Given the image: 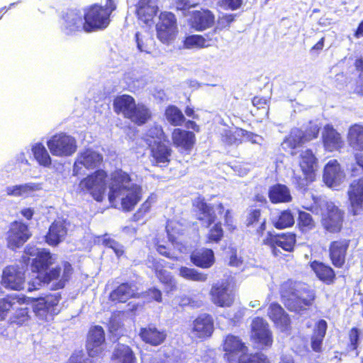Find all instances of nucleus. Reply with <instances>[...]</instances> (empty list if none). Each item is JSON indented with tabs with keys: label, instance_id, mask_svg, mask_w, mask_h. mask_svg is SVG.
<instances>
[{
	"label": "nucleus",
	"instance_id": "4468645a",
	"mask_svg": "<svg viewBox=\"0 0 363 363\" xmlns=\"http://www.w3.org/2000/svg\"><path fill=\"white\" fill-rule=\"evenodd\" d=\"M105 344V332L100 325H94L89 328L85 344L87 354L89 357L100 356L104 350Z\"/></svg>",
	"mask_w": 363,
	"mask_h": 363
},
{
	"label": "nucleus",
	"instance_id": "13d9d810",
	"mask_svg": "<svg viewBox=\"0 0 363 363\" xmlns=\"http://www.w3.org/2000/svg\"><path fill=\"white\" fill-rule=\"evenodd\" d=\"M267 220L266 218H263V221L257 222L252 225H245L248 228H251V235L255 240L259 241L263 238L264 233L267 230Z\"/></svg>",
	"mask_w": 363,
	"mask_h": 363
},
{
	"label": "nucleus",
	"instance_id": "8fccbe9b",
	"mask_svg": "<svg viewBox=\"0 0 363 363\" xmlns=\"http://www.w3.org/2000/svg\"><path fill=\"white\" fill-rule=\"evenodd\" d=\"M39 187L35 183H26L23 184L15 185L6 188V193L9 196H23L28 195L30 192L38 190Z\"/></svg>",
	"mask_w": 363,
	"mask_h": 363
},
{
	"label": "nucleus",
	"instance_id": "de8ad7c7",
	"mask_svg": "<svg viewBox=\"0 0 363 363\" xmlns=\"http://www.w3.org/2000/svg\"><path fill=\"white\" fill-rule=\"evenodd\" d=\"M316 223L313 216L303 211H299L297 218V227L302 233H307L313 230Z\"/></svg>",
	"mask_w": 363,
	"mask_h": 363
},
{
	"label": "nucleus",
	"instance_id": "a19ab883",
	"mask_svg": "<svg viewBox=\"0 0 363 363\" xmlns=\"http://www.w3.org/2000/svg\"><path fill=\"white\" fill-rule=\"evenodd\" d=\"M341 174V167L338 161L336 159L331 160L325 164L323 168V182L331 187L337 183Z\"/></svg>",
	"mask_w": 363,
	"mask_h": 363
},
{
	"label": "nucleus",
	"instance_id": "79ce46f5",
	"mask_svg": "<svg viewBox=\"0 0 363 363\" xmlns=\"http://www.w3.org/2000/svg\"><path fill=\"white\" fill-rule=\"evenodd\" d=\"M111 359L116 363H138L134 351L130 346L125 344L116 345Z\"/></svg>",
	"mask_w": 363,
	"mask_h": 363
},
{
	"label": "nucleus",
	"instance_id": "5fc2aeb1",
	"mask_svg": "<svg viewBox=\"0 0 363 363\" xmlns=\"http://www.w3.org/2000/svg\"><path fill=\"white\" fill-rule=\"evenodd\" d=\"M179 271V275L187 280L203 282L208 279L207 274L199 272L194 268L181 267Z\"/></svg>",
	"mask_w": 363,
	"mask_h": 363
},
{
	"label": "nucleus",
	"instance_id": "9b49d317",
	"mask_svg": "<svg viewBox=\"0 0 363 363\" xmlns=\"http://www.w3.org/2000/svg\"><path fill=\"white\" fill-rule=\"evenodd\" d=\"M156 32L157 37L161 43L167 45L171 43L178 33L174 14L168 11L161 12L156 25Z\"/></svg>",
	"mask_w": 363,
	"mask_h": 363
},
{
	"label": "nucleus",
	"instance_id": "4d7b16f0",
	"mask_svg": "<svg viewBox=\"0 0 363 363\" xmlns=\"http://www.w3.org/2000/svg\"><path fill=\"white\" fill-rule=\"evenodd\" d=\"M359 335L360 331L356 327L352 328L348 333L350 342L347 345V352L355 351L356 357H357L359 354V352L357 350L359 346Z\"/></svg>",
	"mask_w": 363,
	"mask_h": 363
},
{
	"label": "nucleus",
	"instance_id": "f8f14e48",
	"mask_svg": "<svg viewBox=\"0 0 363 363\" xmlns=\"http://www.w3.org/2000/svg\"><path fill=\"white\" fill-rule=\"evenodd\" d=\"M350 243V239L342 238L333 240L329 243L328 256L334 267L340 269L345 265Z\"/></svg>",
	"mask_w": 363,
	"mask_h": 363
},
{
	"label": "nucleus",
	"instance_id": "c9c22d12",
	"mask_svg": "<svg viewBox=\"0 0 363 363\" xmlns=\"http://www.w3.org/2000/svg\"><path fill=\"white\" fill-rule=\"evenodd\" d=\"M306 143L303 136V130L300 128H294L284 137L281 145L286 150H289L291 156L297 155L296 149Z\"/></svg>",
	"mask_w": 363,
	"mask_h": 363
},
{
	"label": "nucleus",
	"instance_id": "f03ea898",
	"mask_svg": "<svg viewBox=\"0 0 363 363\" xmlns=\"http://www.w3.org/2000/svg\"><path fill=\"white\" fill-rule=\"evenodd\" d=\"M279 295L288 311L299 314L308 310L316 299L315 291L311 286L291 279L280 285Z\"/></svg>",
	"mask_w": 363,
	"mask_h": 363
},
{
	"label": "nucleus",
	"instance_id": "9d476101",
	"mask_svg": "<svg viewBox=\"0 0 363 363\" xmlns=\"http://www.w3.org/2000/svg\"><path fill=\"white\" fill-rule=\"evenodd\" d=\"M46 144L50 153L57 157L72 156L77 150V140L65 133L53 135Z\"/></svg>",
	"mask_w": 363,
	"mask_h": 363
},
{
	"label": "nucleus",
	"instance_id": "c756f323",
	"mask_svg": "<svg viewBox=\"0 0 363 363\" xmlns=\"http://www.w3.org/2000/svg\"><path fill=\"white\" fill-rule=\"evenodd\" d=\"M267 315L274 325L282 330H286L291 326V319L289 314L277 302H273L269 305Z\"/></svg>",
	"mask_w": 363,
	"mask_h": 363
},
{
	"label": "nucleus",
	"instance_id": "37998d69",
	"mask_svg": "<svg viewBox=\"0 0 363 363\" xmlns=\"http://www.w3.org/2000/svg\"><path fill=\"white\" fill-rule=\"evenodd\" d=\"M328 328L327 322L323 320H319L315 324L311 336V346L315 352H320L322 350V344Z\"/></svg>",
	"mask_w": 363,
	"mask_h": 363
},
{
	"label": "nucleus",
	"instance_id": "052dcab7",
	"mask_svg": "<svg viewBox=\"0 0 363 363\" xmlns=\"http://www.w3.org/2000/svg\"><path fill=\"white\" fill-rule=\"evenodd\" d=\"M270 97L255 96L252 99V104L257 111H262L264 116H268Z\"/></svg>",
	"mask_w": 363,
	"mask_h": 363
},
{
	"label": "nucleus",
	"instance_id": "f3484780",
	"mask_svg": "<svg viewBox=\"0 0 363 363\" xmlns=\"http://www.w3.org/2000/svg\"><path fill=\"white\" fill-rule=\"evenodd\" d=\"M209 295L211 302L220 308L230 307L235 301V294L226 282L214 284Z\"/></svg>",
	"mask_w": 363,
	"mask_h": 363
},
{
	"label": "nucleus",
	"instance_id": "6e6d98bb",
	"mask_svg": "<svg viewBox=\"0 0 363 363\" xmlns=\"http://www.w3.org/2000/svg\"><path fill=\"white\" fill-rule=\"evenodd\" d=\"M183 46L186 49H202L206 48L205 40L201 35L194 34L186 36L183 40Z\"/></svg>",
	"mask_w": 363,
	"mask_h": 363
},
{
	"label": "nucleus",
	"instance_id": "bf43d9fd",
	"mask_svg": "<svg viewBox=\"0 0 363 363\" xmlns=\"http://www.w3.org/2000/svg\"><path fill=\"white\" fill-rule=\"evenodd\" d=\"M267 220L266 218H263V221L257 222L252 225H245L248 228H251V235L255 240L259 241L263 238L264 233L267 230Z\"/></svg>",
	"mask_w": 363,
	"mask_h": 363
},
{
	"label": "nucleus",
	"instance_id": "864d4df0",
	"mask_svg": "<svg viewBox=\"0 0 363 363\" xmlns=\"http://www.w3.org/2000/svg\"><path fill=\"white\" fill-rule=\"evenodd\" d=\"M213 224L206 236V242L218 244L224 238V230L220 222H214Z\"/></svg>",
	"mask_w": 363,
	"mask_h": 363
},
{
	"label": "nucleus",
	"instance_id": "dca6fc26",
	"mask_svg": "<svg viewBox=\"0 0 363 363\" xmlns=\"http://www.w3.org/2000/svg\"><path fill=\"white\" fill-rule=\"evenodd\" d=\"M103 161V156L100 153L91 149H85L78 154L73 165L72 174L74 176L81 174L80 165L87 169H94L100 167Z\"/></svg>",
	"mask_w": 363,
	"mask_h": 363
},
{
	"label": "nucleus",
	"instance_id": "ea45409f",
	"mask_svg": "<svg viewBox=\"0 0 363 363\" xmlns=\"http://www.w3.org/2000/svg\"><path fill=\"white\" fill-rule=\"evenodd\" d=\"M150 151V156L153 158L152 162L156 164H165L167 165L171 160L172 150L170 146L164 142L148 147Z\"/></svg>",
	"mask_w": 363,
	"mask_h": 363
},
{
	"label": "nucleus",
	"instance_id": "49530a36",
	"mask_svg": "<svg viewBox=\"0 0 363 363\" xmlns=\"http://www.w3.org/2000/svg\"><path fill=\"white\" fill-rule=\"evenodd\" d=\"M164 116L167 121L174 126H180L186 121L182 111L175 105H169L166 107Z\"/></svg>",
	"mask_w": 363,
	"mask_h": 363
},
{
	"label": "nucleus",
	"instance_id": "1a4fd4ad",
	"mask_svg": "<svg viewBox=\"0 0 363 363\" xmlns=\"http://www.w3.org/2000/svg\"><path fill=\"white\" fill-rule=\"evenodd\" d=\"M250 340L262 350L270 348L274 342L273 333L267 321L262 317H255L250 324Z\"/></svg>",
	"mask_w": 363,
	"mask_h": 363
},
{
	"label": "nucleus",
	"instance_id": "473e14b6",
	"mask_svg": "<svg viewBox=\"0 0 363 363\" xmlns=\"http://www.w3.org/2000/svg\"><path fill=\"white\" fill-rule=\"evenodd\" d=\"M190 261L197 267L211 268L216 262L215 255L210 248H199L193 250L190 255Z\"/></svg>",
	"mask_w": 363,
	"mask_h": 363
},
{
	"label": "nucleus",
	"instance_id": "cd10ccee",
	"mask_svg": "<svg viewBox=\"0 0 363 363\" xmlns=\"http://www.w3.org/2000/svg\"><path fill=\"white\" fill-rule=\"evenodd\" d=\"M172 140L175 147L189 152L195 144L196 136L191 131L174 128L172 133Z\"/></svg>",
	"mask_w": 363,
	"mask_h": 363
},
{
	"label": "nucleus",
	"instance_id": "e2e57ef3",
	"mask_svg": "<svg viewBox=\"0 0 363 363\" xmlns=\"http://www.w3.org/2000/svg\"><path fill=\"white\" fill-rule=\"evenodd\" d=\"M236 16L237 14L235 13H225L219 16L216 28L220 30L228 28L231 23L235 21Z\"/></svg>",
	"mask_w": 363,
	"mask_h": 363
},
{
	"label": "nucleus",
	"instance_id": "5701e85b",
	"mask_svg": "<svg viewBox=\"0 0 363 363\" xmlns=\"http://www.w3.org/2000/svg\"><path fill=\"white\" fill-rule=\"evenodd\" d=\"M149 267L154 272L159 281L164 286V292L169 294L177 289V281L173 275L164 269V262L162 259H152Z\"/></svg>",
	"mask_w": 363,
	"mask_h": 363
},
{
	"label": "nucleus",
	"instance_id": "393cba45",
	"mask_svg": "<svg viewBox=\"0 0 363 363\" xmlns=\"http://www.w3.org/2000/svg\"><path fill=\"white\" fill-rule=\"evenodd\" d=\"M192 206L196 213V219L201 223H206V227H209L216 222L217 216L214 208L206 203L203 197H197L193 201Z\"/></svg>",
	"mask_w": 363,
	"mask_h": 363
},
{
	"label": "nucleus",
	"instance_id": "7c9ffc66",
	"mask_svg": "<svg viewBox=\"0 0 363 363\" xmlns=\"http://www.w3.org/2000/svg\"><path fill=\"white\" fill-rule=\"evenodd\" d=\"M64 30L67 35H73L77 33L84 31L87 33L86 28V21L82 19V16L74 11H70L63 16Z\"/></svg>",
	"mask_w": 363,
	"mask_h": 363
},
{
	"label": "nucleus",
	"instance_id": "6e6552de",
	"mask_svg": "<svg viewBox=\"0 0 363 363\" xmlns=\"http://www.w3.org/2000/svg\"><path fill=\"white\" fill-rule=\"evenodd\" d=\"M296 234L294 232L272 233L269 231L262 240V245L268 246L273 256L277 257L281 252L278 247L287 252H293L296 245Z\"/></svg>",
	"mask_w": 363,
	"mask_h": 363
},
{
	"label": "nucleus",
	"instance_id": "338daca9",
	"mask_svg": "<svg viewBox=\"0 0 363 363\" xmlns=\"http://www.w3.org/2000/svg\"><path fill=\"white\" fill-rule=\"evenodd\" d=\"M29 315H28V308H18L16 311L13 316V323L21 325L25 322L28 320Z\"/></svg>",
	"mask_w": 363,
	"mask_h": 363
},
{
	"label": "nucleus",
	"instance_id": "7ed1b4c3",
	"mask_svg": "<svg viewBox=\"0 0 363 363\" xmlns=\"http://www.w3.org/2000/svg\"><path fill=\"white\" fill-rule=\"evenodd\" d=\"M132 182L129 173L121 169H116L111 173L109 192L110 203H113L123 192L126 194L121 199V205L123 211H132L143 198V188L138 184H128Z\"/></svg>",
	"mask_w": 363,
	"mask_h": 363
},
{
	"label": "nucleus",
	"instance_id": "a18cd8bd",
	"mask_svg": "<svg viewBox=\"0 0 363 363\" xmlns=\"http://www.w3.org/2000/svg\"><path fill=\"white\" fill-rule=\"evenodd\" d=\"M35 160L39 165L49 167L52 164V159L42 143H37L31 148Z\"/></svg>",
	"mask_w": 363,
	"mask_h": 363
},
{
	"label": "nucleus",
	"instance_id": "680f3d73",
	"mask_svg": "<svg viewBox=\"0 0 363 363\" xmlns=\"http://www.w3.org/2000/svg\"><path fill=\"white\" fill-rule=\"evenodd\" d=\"M262 211L257 208H250L247 213L245 225H252L257 222L263 221Z\"/></svg>",
	"mask_w": 363,
	"mask_h": 363
},
{
	"label": "nucleus",
	"instance_id": "a878e982",
	"mask_svg": "<svg viewBox=\"0 0 363 363\" xmlns=\"http://www.w3.org/2000/svg\"><path fill=\"white\" fill-rule=\"evenodd\" d=\"M67 235V222L64 219L55 220L49 226L44 236L45 242L51 247H56Z\"/></svg>",
	"mask_w": 363,
	"mask_h": 363
},
{
	"label": "nucleus",
	"instance_id": "4be33fe9",
	"mask_svg": "<svg viewBox=\"0 0 363 363\" xmlns=\"http://www.w3.org/2000/svg\"><path fill=\"white\" fill-rule=\"evenodd\" d=\"M138 335L144 343L152 347H157L162 345L167 338V330L159 328L155 324L152 323L140 328Z\"/></svg>",
	"mask_w": 363,
	"mask_h": 363
},
{
	"label": "nucleus",
	"instance_id": "4c0bfd02",
	"mask_svg": "<svg viewBox=\"0 0 363 363\" xmlns=\"http://www.w3.org/2000/svg\"><path fill=\"white\" fill-rule=\"evenodd\" d=\"M135 103L133 96L124 94L114 98L113 108L117 115H122L124 118H127Z\"/></svg>",
	"mask_w": 363,
	"mask_h": 363
},
{
	"label": "nucleus",
	"instance_id": "ddd939ff",
	"mask_svg": "<svg viewBox=\"0 0 363 363\" xmlns=\"http://www.w3.org/2000/svg\"><path fill=\"white\" fill-rule=\"evenodd\" d=\"M31 235L32 233L27 224L21 221H13L6 233L7 245L11 249L20 247L30 239Z\"/></svg>",
	"mask_w": 363,
	"mask_h": 363
},
{
	"label": "nucleus",
	"instance_id": "2f4dec72",
	"mask_svg": "<svg viewBox=\"0 0 363 363\" xmlns=\"http://www.w3.org/2000/svg\"><path fill=\"white\" fill-rule=\"evenodd\" d=\"M215 16L208 9L193 11L191 18V26L196 31H203L213 26Z\"/></svg>",
	"mask_w": 363,
	"mask_h": 363
},
{
	"label": "nucleus",
	"instance_id": "0e129e2a",
	"mask_svg": "<svg viewBox=\"0 0 363 363\" xmlns=\"http://www.w3.org/2000/svg\"><path fill=\"white\" fill-rule=\"evenodd\" d=\"M102 244L105 247L112 249L118 257L124 254L123 247L113 239L105 238L102 240Z\"/></svg>",
	"mask_w": 363,
	"mask_h": 363
},
{
	"label": "nucleus",
	"instance_id": "69168bd1",
	"mask_svg": "<svg viewBox=\"0 0 363 363\" xmlns=\"http://www.w3.org/2000/svg\"><path fill=\"white\" fill-rule=\"evenodd\" d=\"M143 296L149 302L155 301L161 303L162 301V291L156 287L147 289L144 292Z\"/></svg>",
	"mask_w": 363,
	"mask_h": 363
},
{
	"label": "nucleus",
	"instance_id": "774afa93",
	"mask_svg": "<svg viewBox=\"0 0 363 363\" xmlns=\"http://www.w3.org/2000/svg\"><path fill=\"white\" fill-rule=\"evenodd\" d=\"M320 128L317 125H311L303 131L306 143L310 142L318 137Z\"/></svg>",
	"mask_w": 363,
	"mask_h": 363
},
{
	"label": "nucleus",
	"instance_id": "f257e3e1",
	"mask_svg": "<svg viewBox=\"0 0 363 363\" xmlns=\"http://www.w3.org/2000/svg\"><path fill=\"white\" fill-rule=\"evenodd\" d=\"M22 259L28 262L32 272L37 274V278L43 284H50L56 281L52 286L55 290L63 289L69 282L74 273L72 265L68 261H62V265H57L50 269L54 263L52 253L46 248H35L34 246L27 245L24 249Z\"/></svg>",
	"mask_w": 363,
	"mask_h": 363
},
{
	"label": "nucleus",
	"instance_id": "e433bc0d",
	"mask_svg": "<svg viewBox=\"0 0 363 363\" xmlns=\"http://www.w3.org/2000/svg\"><path fill=\"white\" fill-rule=\"evenodd\" d=\"M152 118V113L150 108L143 103H135L126 119L138 126H142Z\"/></svg>",
	"mask_w": 363,
	"mask_h": 363
},
{
	"label": "nucleus",
	"instance_id": "09e8293b",
	"mask_svg": "<svg viewBox=\"0 0 363 363\" xmlns=\"http://www.w3.org/2000/svg\"><path fill=\"white\" fill-rule=\"evenodd\" d=\"M295 223L294 215L290 209L281 211L273 222L276 229L282 230L292 227Z\"/></svg>",
	"mask_w": 363,
	"mask_h": 363
},
{
	"label": "nucleus",
	"instance_id": "412c9836",
	"mask_svg": "<svg viewBox=\"0 0 363 363\" xmlns=\"http://www.w3.org/2000/svg\"><path fill=\"white\" fill-rule=\"evenodd\" d=\"M214 330V320L211 315L201 313L199 315L191 325V332L194 337L201 340L211 337Z\"/></svg>",
	"mask_w": 363,
	"mask_h": 363
},
{
	"label": "nucleus",
	"instance_id": "20e7f679",
	"mask_svg": "<svg viewBox=\"0 0 363 363\" xmlns=\"http://www.w3.org/2000/svg\"><path fill=\"white\" fill-rule=\"evenodd\" d=\"M222 349L226 363H271L269 357L261 352L251 353L245 359L248 352L247 346L240 337L232 334L225 336Z\"/></svg>",
	"mask_w": 363,
	"mask_h": 363
},
{
	"label": "nucleus",
	"instance_id": "58836bf2",
	"mask_svg": "<svg viewBox=\"0 0 363 363\" xmlns=\"http://www.w3.org/2000/svg\"><path fill=\"white\" fill-rule=\"evenodd\" d=\"M268 197L273 204L289 203L293 199L289 189L282 184L271 186L268 190Z\"/></svg>",
	"mask_w": 363,
	"mask_h": 363
},
{
	"label": "nucleus",
	"instance_id": "aec40b11",
	"mask_svg": "<svg viewBox=\"0 0 363 363\" xmlns=\"http://www.w3.org/2000/svg\"><path fill=\"white\" fill-rule=\"evenodd\" d=\"M61 299L60 293L54 294H48L44 297H39L35 299L33 304V311L39 316L47 318L48 315L53 317L58 313L57 306Z\"/></svg>",
	"mask_w": 363,
	"mask_h": 363
},
{
	"label": "nucleus",
	"instance_id": "39448f33",
	"mask_svg": "<svg viewBox=\"0 0 363 363\" xmlns=\"http://www.w3.org/2000/svg\"><path fill=\"white\" fill-rule=\"evenodd\" d=\"M117 9L116 0H105V5L95 3L84 10L87 33L102 30L111 23L112 13Z\"/></svg>",
	"mask_w": 363,
	"mask_h": 363
},
{
	"label": "nucleus",
	"instance_id": "0eeeda50",
	"mask_svg": "<svg viewBox=\"0 0 363 363\" xmlns=\"http://www.w3.org/2000/svg\"><path fill=\"white\" fill-rule=\"evenodd\" d=\"M345 211L333 202H326L320 215V224L324 231L330 234H339L343 229Z\"/></svg>",
	"mask_w": 363,
	"mask_h": 363
},
{
	"label": "nucleus",
	"instance_id": "b1692460",
	"mask_svg": "<svg viewBox=\"0 0 363 363\" xmlns=\"http://www.w3.org/2000/svg\"><path fill=\"white\" fill-rule=\"evenodd\" d=\"M347 194L352 214L356 216L363 210V177L350 183Z\"/></svg>",
	"mask_w": 363,
	"mask_h": 363
},
{
	"label": "nucleus",
	"instance_id": "a211bd4d",
	"mask_svg": "<svg viewBox=\"0 0 363 363\" xmlns=\"http://www.w3.org/2000/svg\"><path fill=\"white\" fill-rule=\"evenodd\" d=\"M318 162V158L312 149L307 148L300 152L298 166L307 183H311L315 180Z\"/></svg>",
	"mask_w": 363,
	"mask_h": 363
},
{
	"label": "nucleus",
	"instance_id": "603ef678",
	"mask_svg": "<svg viewBox=\"0 0 363 363\" xmlns=\"http://www.w3.org/2000/svg\"><path fill=\"white\" fill-rule=\"evenodd\" d=\"M243 134L241 128H235L234 130H225L221 135V140L228 145H238L242 143Z\"/></svg>",
	"mask_w": 363,
	"mask_h": 363
},
{
	"label": "nucleus",
	"instance_id": "72a5a7b5",
	"mask_svg": "<svg viewBox=\"0 0 363 363\" xmlns=\"http://www.w3.org/2000/svg\"><path fill=\"white\" fill-rule=\"evenodd\" d=\"M346 139L347 145L354 152H363V124L355 123L348 128Z\"/></svg>",
	"mask_w": 363,
	"mask_h": 363
},
{
	"label": "nucleus",
	"instance_id": "423d86ee",
	"mask_svg": "<svg viewBox=\"0 0 363 363\" xmlns=\"http://www.w3.org/2000/svg\"><path fill=\"white\" fill-rule=\"evenodd\" d=\"M107 179L106 171L102 169H96L79 182L77 193L89 194L95 201L101 202L106 193Z\"/></svg>",
	"mask_w": 363,
	"mask_h": 363
},
{
	"label": "nucleus",
	"instance_id": "2eb2a0df",
	"mask_svg": "<svg viewBox=\"0 0 363 363\" xmlns=\"http://www.w3.org/2000/svg\"><path fill=\"white\" fill-rule=\"evenodd\" d=\"M321 143L327 152H340L345 146L342 134L330 123H327L323 127Z\"/></svg>",
	"mask_w": 363,
	"mask_h": 363
},
{
	"label": "nucleus",
	"instance_id": "6ab92c4d",
	"mask_svg": "<svg viewBox=\"0 0 363 363\" xmlns=\"http://www.w3.org/2000/svg\"><path fill=\"white\" fill-rule=\"evenodd\" d=\"M26 281L25 271L17 265L6 267L1 276V284L6 289L20 291Z\"/></svg>",
	"mask_w": 363,
	"mask_h": 363
},
{
	"label": "nucleus",
	"instance_id": "c85d7f7f",
	"mask_svg": "<svg viewBox=\"0 0 363 363\" xmlns=\"http://www.w3.org/2000/svg\"><path fill=\"white\" fill-rule=\"evenodd\" d=\"M309 265L316 277L323 284L332 285L335 282L336 273L328 264L319 260H313L310 262Z\"/></svg>",
	"mask_w": 363,
	"mask_h": 363
},
{
	"label": "nucleus",
	"instance_id": "bb28decb",
	"mask_svg": "<svg viewBox=\"0 0 363 363\" xmlns=\"http://www.w3.org/2000/svg\"><path fill=\"white\" fill-rule=\"evenodd\" d=\"M138 297L137 287L133 282H123L113 289L109 295L108 300L116 303H124L128 300Z\"/></svg>",
	"mask_w": 363,
	"mask_h": 363
},
{
	"label": "nucleus",
	"instance_id": "c03bdc74",
	"mask_svg": "<svg viewBox=\"0 0 363 363\" xmlns=\"http://www.w3.org/2000/svg\"><path fill=\"white\" fill-rule=\"evenodd\" d=\"M144 141L148 147L167 141L163 128L160 125L150 126L144 135Z\"/></svg>",
	"mask_w": 363,
	"mask_h": 363
},
{
	"label": "nucleus",
	"instance_id": "3c124183",
	"mask_svg": "<svg viewBox=\"0 0 363 363\" xmlns=\"http://www.w3.org/2000/svg\"><path fill=\"white\" fill-rule=\"evenodd\" d=\"M156 199L157 196L155 194H150L145 201L140 206L138 209L133 214L131 220L135 223L141 220L145 215L150 211L152 205L156 201Z\"/></svg>",
	"mask_w": 363,
	"mask_h": 363
},
{
	"label": "nucleus",
	"instance_id": "f704fd0d",
	"mask_svg": "<svg viewBox=\"0 0 363 363\" xmlns=\"http://www.w3.org/2000/svg\"><path fill=\"white\" fill-rule=\"evenodd\" d=\"M157 11V0H139L136 4V16L146 24L153 20Z\"/></svg>",
	"mask_w": 363,
	"mask_h": 363
}]
</instances>
